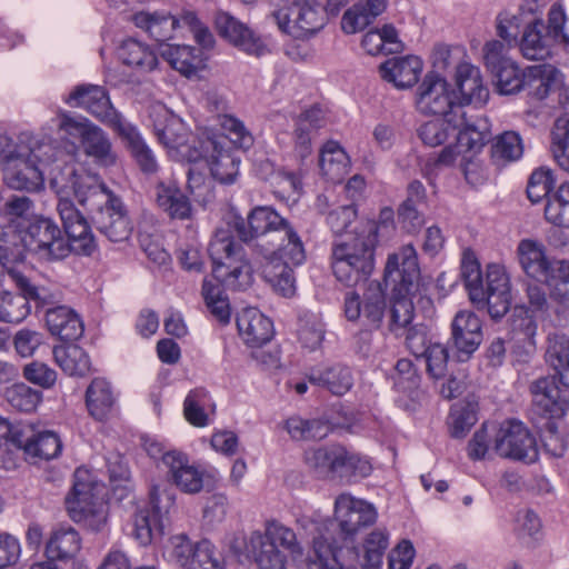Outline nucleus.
I'll return each mask as SVG.
<instances>
[{
	"mask_svg": "<svg viewBox=\"0 0 569 569\" xmlns=\"http://www.w3.org/2000/svg\"><path fill=\"white\" fill-rule=\"evenodd\" d=\"M57 211L68 238L52 219L46 217H34L19 230H0V259L6 267L11 262H21L26 251L44 260H60L71 251L90 256L96 250L88 221L69 196H60Z\"/></svg>",
	"mask_w": 569,
	"mask_h": 569,
	"instance_id": "nucleus-1",
	"label": "nucleus"
},
{
	"mask_svg": "<svg viewBox=\"0 0 569 569\" xmlns=\"http://www.w3.org/2000/svg\"><path fill=\"white\" fill-rule=\"evenodd\" d=\"M239 238L257 240L254 251L261 257V272L264 280L282 297L296 292L292 267L306 260L303 242L293 226L271 207H256L247 221L236 223Z\"/></svg>",
	"mask_w": 569,
	"mask_h": 569,
	"instance_id": "nucleus-2",
	"label": "nucleus"
},
{
	"mask_svg": "<svg viewBox=\"0 0 569 569\" xmlns=\"http://www.w3.org/2000/svg\"><path fill=\"white\" fill-rule=\"evenodd\" d=\"M78 153L76 142L62 140L60 144H54V154L44 156L43 160L26 157L4 164V182L14 190L37 191L48 179L58 198L69 196L82 176L74 163Z\"/></svg>",
	"mask_w": 569,
	"mask_h": 569,
	"instance_id": "nucleus-3",
	"label": "nucleus"
},
{
	"mask_svg": "<svg viewBox=\"0 0 569 569\" xmlns=\"http://www.w3.org/2000/svg\"><path fill=\"white\" fill-rule=\"evenodd\" d=\"M385 279L392 286L393 292L389 329L399 335L412 321V297L419 290L420 269L412 244L402 246L388 256Z\"/></svg>",
	"mask_w": 569,
	"mask_h": 569,
	"instance_id": "nucleus-4",
	"label": "nucleus"
},
{
	"mask_svg": "<svg viewBox=\"0 0 569 569\" xmlns=\"http://www.w3.org/2000/svg\"><path fill=\"white\" fill-rule=\"evenodd\" d=\"M72 194L79 204L96 212L98 230L112 242L128 240L132 226L121 200L94 176L82 174Z\"/></svg>",
	"mask_w": 569,
	"mask_h": 569,
	"instance_id": "nucleus-5",
	"label": "nucleus"
},
{
	"mask_svg": "<svg viewBox=\"0 0 569 569\" xmlns=\"http://www.w3.org/2000/svg\"><path fill=\"white\" fill-rule=\"evenodd\" d=\"M278 546L292 557L302 553L297 533L277 521L267 522L263 532L252 531L244 542L246 552L258 569H287V556L279 550Z\"/></svg>",
	"mask_w": 569,
	"mask_h": 569,
	"instance_id": "nucleus-6",
	"label": "nucleus"
},
{
	"mask_svg": "<svg viewBox=\"0 0 569 569\" xmlns=\"http://www.w3.org/2000/svg\"><path fill=\"white\" fill-rule=\"evenodd\" d=\"M368 233L348 234L332 248V271L348 287L366 281L375 268V241Z\"/></svg>",
	"mask_w": 569,
	"mask_h": 569,
	"instance_id": "nucleus-7",
	"label": "nucleus"
},
{
	"mask_svg": "<svg viewBox=\"0 0 569 569\" xmlns=\"http://www.w3.org/2000/svg\"><path fill=\"white\" fill-rule=\"evenodd\" d=\"M303 460L318 477L339 478L346 483L357 482L372 471L371 463L367 458L340 445L308 449Z\"/></svg>",
	"mask_w": 569,
	"mask_h": 569,
	"instance_id": "nucleus-8",
	"label": "nucleus"
},
{
	"mask_svg": "<svg viewBox=\"0 0 569 569\" xmlns=\"http://www.w3.org/2000/svg\"><path fill=\"white\" fill-rule=\"evenodd\" d=\"M73 486L66 497L70 518L92 531L101 530L107 522V505L103 487L91 480L88 470L78 468L73 475Z\"/></svg>",
	"mask_w": 569,
	"mask_h": 569,
	"instance_id": "nucleus-9",
	"label": "nucleus"
},
{
	"mask_svg": "<svg viewBox=\"0 0 569 569\" xmlns=\"http://www.w3.org/2000/svg\"><path fill=\"white\" fill-rule=\"evenodd\" d=\"M212 260V276L220 283L233 290L247 286L251 267L241 244L226 232H218L208 247Z\"/></svg>",
	"mask_w": 569,
	"mask_h": 569,
	"instance_id": "nucleus-10",
	"label": "nucleus"
},
{
	"mask_svg": "<svg viewBox=\"0 0 569 569\" xmlns=\"http://www.w3.org/2000/svg\"><path fill=\"white\" fill-rule=\"evenodd\" d=\"M8 276L22 295L0 292V321L19 323L24 320L30 312L28 299L33 300L37 307L52 306L59 301L46 288L34 286L19 268L8 267Z\"/></svg>",
	"mask_w": 569,
	"mask_h": 569,
	"instance_id": "nucleus-11",
	"label": "nucleus"
},
{
	"mask_svg": "<svg viewBox=\"0 0 569 569\" xmlns=\"http://www.w3.org/2000/svg\"><path fill=\"white\" fill-rule=\"evenodd\" d=\"M58 118L59 130L67 134H77L84 154L91 158L94 163L110 167L117 162V154L113 151L111 140L100 127L88 120L77 121L67 112H60Z\"/></svg>",
	"mask_w": 569,
	"mask_h": 569,
	"instance_id": "nucleus-12",
	"label": "nucleus"
},
{
	"mask_svg": "<svg viewBox=\"0 0 569 569\" xmlns=\"http://www.w3.org/2000/svg\"><path fill=\"white\" fill-rule=\"evenodd\" d=\"M416 110L423 116L457 117V94L452 86L440 74L428 72L415 93Z\"/></svg>",
	"mask_w": 569,
	"mask_h": 569,
	"instance_id": "nucleus-13",
	"label": "nucleus"
},
{
	"mask_svg": "<svg viewBox=\"0 0 569 569\" xmlns=\"http://www.w3.org/2000/svg\"><path fill=\"white\" fill-rule=\"evenodd\" d=\"M170 559L180 569H226L224 558L208 539L193 543L184 533L170 538Z\"/></svg>",
	"mask_w": 569,
	"mask_h": 569,
	"instance_id": "nucleus-14",
	"label": "nucleus"
},
{
	"mask_svg": "<svg viewBox=\"0 0 569 569\" xmlns=\"http://www.w3.org/2000/svg\"><path fill=\"white\" fill-rule=\"evenodd\" d=\"M493 431L492 450L502 458L532 462L538 450L533 436L520 421L508 420L499 427L491 425Z\"/></svg>",
	"mask_w": 569,
	"mask_h": 569,
	"instance_id": "nucleus-15",
	"label": "nucleus"
},
{
	"mask_svg": "<svg viewBox=\"0 0 569 569\" xmlns=\"http://www.w3.org/2000/svg\"><path fill=\"white\" fill-rule=\"evenodd\" d=\"M66 103L74 108H83L117 134L130 122L111 104L107 91L99 86H78L64 99Z\"/></svg>",
	"mask_w": 569,
	"mask_h": 569,
	"instance_id": "nucleus-16",
	"label": "nucleus"
},
{
	"mask_svg": "<svg viewBox=\"0 0 569 569\" xmlns=\"http://www.w3.org/2000/svg\"><path fill=\"white\" fill-rule=\"evenodd\" d=\"M66 103L74 108H83L117 134L130 122L111 104L107 91L99 86H78L64 99Z\"/></svg>",
	"mask_w": 569,
	"mask_h": 569,
	"instance_id": "nucleus-17",
	"label": "nucleus"
},
{
	"mask_svg": "<svg viewBox=\"0 0 569 569\" xmlns=\"http://www.w3.org/2000/svg\"><path fill=\"white\" fill-rule=\"evenodd\" d=\"M66 103L74 108H83L117 134L130 122L111 104L107 91L99 86H78L64 99Z\"/></svg>",
	"mask_w": 569,
	"mask_h": 569,
	"instance_id": "nucleus-18",
	"label": "nucleus"
},
{
	"mask_svg": "<svg viewBox=\"0 0 569 569\" xmlns=\"http://www.w3.org/2000/svg\"><path fill=\"white\" fill-rule=\"evenodd\" d=\"M335 520L345 539H353L362 529L378 519L376 507L367 500L350 493H341L335 500Z\"/></svg>",
	"mask_w": 569,
	"mask_h": 569,
	"instance_id": "nucleus-19",
	"label": "nucleus"
},
{
	"mask_svg": "<svg viewBox=\"0 0 569 569\" xmlns=\"http://www.w3.org/2000/svg\"><path fill=\"white\" fill-rule=\"evenodd\" d=\"M203 158L210 168L212 177L220 183H233L239 174L240 158L226 146V138L219 136L208 137L200 141V150L191 161Z\"/></svg>",
	"mask_w": 569,
	"mask_h": 569,
	"instance_id": "nucleus-20",
	"label": "nucleus"
},
{
	"mask_svg": "<svg viewBox=\"0 0 569 569\" xmlns=\"http://www.w3.org/2000/svg\"><path fill=\"white\" fill-rule=\"evenodd\" d=\"M386 295L377 280L368 282L362 299L353 291L345 296V315L348 320L362 319L367 326L378 328L386 312Z\"/></svg>",
	"mask_w": 569,
	"mask_h": 569,
	"instance_id": "nucleus-21",
	"label": "nucleus"
},
{
	"mask_svg": "<svg viewBox=\"0 0 569 569\" xmlns=\"http://www.w3.org/2000/svg\"><path fill=\"white\" fill-rule=\"evenodd\" d=\"M167 468V478L178 489L186 493H198L203 487V473L190 463L189 458L181 451L170 450L161 455Z\"/></svg>",
	"mask_w": 569,
	"mask_h": 569,
	"instance_id": "nucleus-22",
	"label": "nucleus"
},
{
	"mask_svg": "<svg viewBox=\"0 0 569 569\" xmlns=\"http://www.w3.org/2000/svg\"><path fill=\"white\" fill-rule=\"evenodd\" d=\"M541 16L536 0H525L516 9H505L496 18L498 36L508 44H516L520 30L528 29Z\"/></svg>",
	"mask_w": 569,
	"mask_h": 569,
	"instance_id": "nucleus-23",
	"label": "nucleus"
},
{
	"mask_svg": "<svg viewBox=\"0 0 569 569\" xmlns=\"http://www.w3.org/2000/svg\"><path fill=\"white\" fill-rule=\"evenodd\" d=\"M54 144H57V142L46 141L29 132L21 133L17 140L1 134L0 157L4 164H9V162H14L26 157L43 160L44 156L54 154Z\"/></svg>",
	"mask_w": 569,
	"mask_h": 569,
	"instance_id": "nucleus-24",
	"label": "nucleus"
},
{
	"mask_svg": "<svg viewBox=\"0 0 569 569\" xmlns=\"http://www.w3.org/2000/svg\"><path fill=\"white\" fill-rule=\"evenodd\" d=\"M483 293L481 302L487 305L491 318H502L511 306L510 279L502 266H488Z\"/></svg>",
	"mask_w": 569,
	"mask_h": 569,
	"instance_id": "nucleus-25",
	"label": "nucleus"
},
{
	"mask_svg": "<svg viewBox=\"0 0 569 569\" xmlns=\"http://www.w3.org/2000/svg\"><path fill=\"white\" fill-rule=\"evenodd\" d=\"M518 258L522 270L532 279L540 282L550 281L563 260H550L542 243L523 239L518 244Z\"/></svg>",
	"mask_w": 569,
	"mask_h": 569,
	"instance_id": "nucleus-26",
	"label": "nucleus"
},
{
	"mask_svg": "<svg viewBox=\"0 0 569 569\" xmlns=\"http://www.w3.org/2000/svg\"><path fill=\"white\" fill-rule=\"evenodd\" d=\"M422 70L423 61L415 54L389 58L379 66L381 79L399 90L415 87Z\"/></svg>",
	"mask_w": 569,
	"mask_h": 569,
	"instance_id": "nucleus-27",
	"label": "nucleus"
},
{
	"mask_svg": "<svg viewBox=\"0 0 569 569\" xmlns=\"http://www.w3.org/2000/svg\"><path fill=\"white\" fill-rule=\"evenodd\" d=\"M13 445L23 449L30 458L42 460L57 458L62 449V442L56 432H34L31 426H21V429L13 435Z\"/></svg>",
	"mask_w": 569,
	"mask_h": 569,
	"instance_id": "nucleus-28",
	"label": "nucleus"
},
{
	"mask_svg": "<svg viewBox=\"0 0 569 569\" xmlns=\"http://www.w3.org/2000/svg\"><path fill=\"white\" fill-rule=\"evenodd\" d=\"M150 119L152 128L159 142L166 148L181 149L187 148V130L182 120L170 112L163 104H154L150 109Z\"/></svg>",
	"mask_w": 569,
	"mask_h": 569,
	"instance_id": "nucleus-29",
	"label": "nucleus"
},
{
	"mask_svg": "<svg viewBox=\"0 0 569 569\" xmlns=\"http://www.w3.org/2000/svg\"><path fill=\"white\" fill-rule=\"evenodd\" d=\"M168 506H160L159 496L153 488L147 508L140 509L133 519L132 535L140 545H149L156 537L163 533V516Z\"/></svg>",
	"mask_w": 569,
	"mask_h": 569,
	"instance_id": "nucleus-30",
	"label": "nucleus"
},
{
	"mask_svg": "<svg viewBox=\"0 0 569 569\" xmlns=\"http://www.w3.org/2000/svg\"><path fill=\"white\" fill-rule=\"evenodd\" d=\"M216 26L223 38L249 54L259 57L268 51L264 41L259 36L229 13H219L216 18Z\"/></svg>",
	"mask_w": 569,
	"mask_h": 569,
	"instance_id": "nucleus-31",
	"label": "nucleus"
},
{
	"mask_svg": "<svg viewBox=\"0 0 569 569\" xmlns=\"http://www.w3.org/2000/svg\"><path fill=\"white\" fill-rule=\"evenodd\" d=\"M47 307L44 321L50 333L66 341L69 350L77 349L74 342L83 335L79 315L67 306Z\"/></svg>",
	"mask_w": 569,
	"mask_h": 569,
	"instance_id": "nucleus-32",
	"label": "nucleus"
},
{
	"mask_svg": "<svg viewBox=\"0 0 569 569\" xmlns=\"http://www.w3.org/2000/svg\"><path fill=\"white\" fill-rule=\"evenodd\" d=\"M532 403L540 415L559 417L569 408L568 399L556 383L555 377H541L530 385Z\"/></svg>",
	"mask_w": 569,
	"mask_h": 569,
	"instance_id": "nucleus-33",
	"label": "nucleus"
},
{
	"mask_svg": "<svg viewBox=\"0 0 569 569\" xmlns=\"http://www.w3.org/2000/svg\"><path fill=\"white\" fill-rule=\"evenodd\" d=\"M237 328L244 343L252 348L268 343L274 335L272 321L256 308H246L238 315Z\"/></svg>",
	"mask_w": 569,
	"mask_h": 569,
	"instance_id": "nucleus-34",
	"label": "nucleus"
},
{
	"mask_svg": "<svg viewBox=\"0 0 569 569\" xmlns=\"http://www.w3.org/2000/svg\"><path fill=\"white\" fill-rule=\"evenodd\" d=\"M457 87L460 97L457 96V108L459 112H463V104L482 106L489 98V90L483 86L482 77L479 68L470 63H461L456 72Z\"/></svg>",
	"mask_w": 569,
	"mask_h": 569,
	"instance_id": "nucleus-35",
	"label": "nucleus"
},
{
	"mask_svg": "<svg viewBox=\"0 0 569 569\" xmlns=\"http://www.w3.org/2000/svg\"><path fill=\"white\" fill-rule=\"evenodd\" d=\"M563 84L562 73L552 64H535L525 70V90L528 94L542 100Z\"/></svg>",
	"mask_w": 569,
	"mask_h": 569,
	"instance_id": "nucleus-36",
	"label": "nucleus"
},
{
	"mask_svg": "<svg viewBox=\"0 0 569 569\" xmlns=\"http://www.w3.org/2000/svg\"><path fill=\"white\" fill-rule=\"evenodd\" d=\"M292 13H296L295 24L289 26V34L297 39H305L315 34L326 24L323 8L312 1L292 3Z\"/></svg>",
	"mask_w": 569,
	"mask_h": 569,
	"instance_id": "nucleus-37",
	"label": "nucleus"
},
{
	"mask_svg": "<svg viewBox=\"0 0 569 569\" xmlns=\"http://www.w3.org/2000/svg\"><path fill=\"white\" fill-rule=\"evenodd\" d=\"M482 340L481 322L470 311H459L452 321V341L459 352L473 353Z\"/></svg>",
	"mask_w": 569,
	"mask_h": 569,
	"instance_id": "nucleus-38",
	"label": "nucleus"
},
{
	"mask_svg": "<svg viewBox=\"0 0 569 569\" xmlns=\"http://www.w3.org/2000/svg\"><path fill=\"white\" fill-rule=\"evenodd\" d=\"M388 547L389 531L383 527H378L363 538L362 556H360L357 548L349 549L347 553L353 558L362 569H379Z\"/></svg>",
	"mask_w": 569,
	"mask_h": 569,
	"instance_id": "nucleus-39",
	"label": "nucleus"
},
{
	"mask_svg": "<svg viewBox=\"0 0 569 569\" xmlns=\"http://www.w3.org/2000/svg\"><path fill=\"white\" fill-rule=\"evenodd\" d=\"M387 8L386 0L358 1L347 9L341 19V29L347 34L363 30Z\"/></svg>",
	"mask_w": 569,
	"mask_h": 569,
	"instance_id": "nucleus-40",
	"label": "nucleus"
},
{
	"mask_svg": "<svg viewBox=\"0 0 569 569\" xmlns=\"http://www.w3.org/2000/svg\"><path fill=\"white\" fill-rule=\"evenodd\" d=\"M118 58L123 64L142 73L150 72L158 66V57L153 49L133 38L121 42L118 48Z\"/></svg>",
	"mask_w": 569,
	"mask_h": 569,
	"instance_id": "nucleus-41",
	"label": "nucleus"
},
{
	"mask_svg": "<svg viewBox=\"0 0 569 569\" xmlns=\"http://www.w3.org/2000/svg\"><path fill=\"white\" fill-rule=\"evenodd\" d=\"M156 202L172 219L183 220L190 217V201L174 181L159 182L156 186Z\"/></svg>",
	"mask_w": 569,
	"mask_h": 569,
	"instance_id": "nucleus-42",
	"label": "nucleus"
},
{
	"mask_svg": "<svg viewBox=\"0 0 569 569\" xmlns=\"http://www.w3.org/2000/svg\"><path fill=\"white\" fill-rule=\"evenodd\" d=\"M81 549V538L71 526L61 525L50 536L46 546L49 561L73 558Z\"/></svg>",
	"mask_w": 569,
	"mask_h": 569,
	"instance_id": "nucleus-43",
	"label": "nucleus"
},
{
	"mask_svg": "<svg viewBox=\"0 0 569 569\" xmlns=\"http://www.w3.org/2000/svg\"><path fill=\"white\" fill-rule=\"evenodd\" d=\"M453 129L457 133V148L462 151H479L488 140V126L483 120L469 121L465 112L455 117Z\"/></svg>",
	"mask_w": 569,
	"mask_h": 569,
	"instance_id": "nucleus-44",
	"label": "nucleus"
},
{
	"mask_svg": "<svg viewBox=\"0 0 569 569\" xmlns=\"http://www.w3.org/2000/svg\"><path fill=\"white\" fill-rule=\"evenodd\" d=\"M161 54L173 69L188 78L203 67V52L191 46L167 44Z\"/></svg>",
	"mask_w": 569,
	"mask_h": 569,
	"instance_id": "nucleus-45",
	"label": "nucleus"
},
{
	"mask_svg": "<svg viewBox=\"0 0 569 569\" xmlns=\"http://www.w3.org/2000/svg\"><path fill=\"white\" fill-rule=\"evenodd\" d=\"M478 398L468 395L463 400L451 406L448 417L450 436L457 439L463 438L478 421Z\"/></svg>",
	"mask_w": 569,
	"mask_h": 569,
	"instance_id": "nucleus-46",
	"label": "nucleus"
},
{
	"mask_svg": "<svg viewBox=\"0 0 569 569\" xmlns=\"http://www.w3.org/2000/svg\"><path fill=\"white\" fill-rule=\"evenodd\" d=\"M133 23L144 29L157 41H166L173 36V31L182 26L181 18L171 14L150 13L140 11L132 16Z\"/></svg>",
	"mask_w": 569,
	"mask_h": 569,
	"instance_id": "nucleus-47",
	"label": "nucleus"
},
{
	"mask_svg": "<svg viewBox=\"0 0 569 569\" xmlns=\"http://www.w3.org/2000/svg\"><path fill=\"white\" fill-rule=\"evenodd\" d=\"M545 24L541 16L538 17L537 22L525 29L521 41L520 50L522 54L530 60L545 59L550 54L551 47L555 40L546 32Z\"/></svg>",
	"mask_w": 569,
	"mask_h": 569,
	"instance_id": "nucleus-48",
	"label": "nucleus"
},
{
	"mask_svg": "<svg viewBox=\"0 0 569 569\" xmlns=\"http://www.w3.org/2000/svg\"><path fill=\"white\" fill-rule=\"evenodd\" d=\"M118 136L126 143L143 172L153 173L157 171L158 163L156 157L144 142L136 126L130 122L126 128H122V131H120Z\"/></svg>",
	"mask_w": 569,
	"mask_h": 569,
	"instance_id": "nucleus-49",
	"label": "nucleus"
},
{
	"mask_svg": "<svg viewBox=\"0 0 569 569\" xmlns=\"http://www.w3.org/2000/svg\"><path fill=\"white\" fill-rule=\"evenodd\" d=\"M283 428L295 441L321 440L331 432L329 422L322 419H303L300 416L289 417Z\"/></svg>",
	"mask_w": 569,
	"mask_h": 569,
	"instance_id": "nucleus-50",
	"label": "nucleus"
},
{
	"mask_svg": "<svg viewBox=\"0 0 569 569\" xmlns=\"http://www.w3.org/2000/svg\"><path fill=\"white\" fill-rule=\"evenodd\" d=\"M86 402L90 415L97 420H104L114 405L111 387L104 379L96 378L86 392Z\"/></svg>",
	"mask_w": 569,
	"mask_h": 569,
	"instance_id": "nucleus-51",
	"label": "nucleus"
},
{
	"mask_svg": "<svg viewBox=\"0 0 569 569\" xmlns=\"http://www.w3.org/2000/svg\"><path fill=\"white\" fill-rule=\"evenodd\" d=\"M319 166L326 177L339 181L348 173L350 159L337 142L329 141L321 149Z\"/></svg>",
	"mask_w": 569,
	"mask_h": 569,
	"instance_id": "nucleus-52",
	"label": "nucleus"
},
{
	"mask_svg": "<svg viewBox=\"0 0 569 569\" xmlns=\"http://www.w3.org/2000/svg\"><path fill=\"white\" fill-rule=\"evenodd\" d=\"M309 381L313 385L326 387L331 393L337 396L346 393L353 383L350 370L341 365L312 371L309 375Z\"/></svg>",
	"mask_w": 569,
	"mask_h": 569,
	"instance_id": "nucleus-53",
	"label": "nucleus"
},
{
	"mask_svg": "<svg viewBox=\"0 0 569 569\" xmlns=\"http://www.w3.org/2000/svg\"><path fill=\"white\" fill-rule=\"evenodd\" d=\"M323 336V323L319 316L306 312L299 318L298 339L303 351H318L321 347Z\"/></svg>",
	"mask_w": 569,
	"mask_h": 569,
	"instance_id": "nucleus-54",
	"label": "nucleus"
},
{
	"mask_svg": "<svg viewBox=\"0 0 569 569\" xmlns=\"http://www.w3.org/2000/svg\"><path fill=\"white\" fill-rule=\"evenodd\" d=\"M13 345L19 356H33L34 353H47L52 350L53 356H58L62 349L60 346H51L48 343L46 337L36 330L21 329L13 338Z\"/></svg>",
	"mask_w": 569,
	"mask_h": 569,
	"instance_id": "nucleus-55",
	"label": "nucleus"
},
{
	"mask_svg": "<svg viewBox=\"0 0 569 569\" xmlns=\"http://www.w3.org/2000/svg\"><path fill=\"white\" fill-rule=\"evenodd\" d=\"M522 153V139L516 131H505L499 134L491 148V157L497 164L516 161Z\"/></svg>",
	"mask_w": 569,
	"mask_h": 569,
	"instance_id": "nucleus-56",
	"label": "nucleus"
},
{
	"mask_svg": "<svg viewBox=\"0 0 569 569\" xmlns=\"http://www.w3.org/2000/svg\"><path fill=\"white\" fill-rule=\"evenodd\" d=\"M406 346L412 356H449L443 343L417 328L407 331Z\"/></svg>",
	"mask_w": 569,
	"mask_h": 569,
	"instance_id": "nucleus-57",
	"label": "nucleus"
},
{
	"mask_svg": "<svg viewBox=\"0 0 569 569\" xmlns=\"http://www.w3.org/2000/svg\"><path fill=\"white\" fill-rule=\"evenodd\" d=\"M32 209L33 202L29 197L13 196L9 198L1 209V218L9 223L4 229L13 228L19 230L26 227Z\"/></svg>",
	"mask_w": 569,
	"mask_h": 569,
	"instance_id": "nucleus-58",
	"label": "nucleus"
},
{
	"mask_svg": "<svg viewBox=\"0 0 569 569\" xmlns=\"http://www.w3.org/2000/svg\"><path fill=\"white\" fill-rule=\"evenodd\" d=\"M461 276L469 291L472 302L480 303L485 300L483 284L480 264L471 251H465L461 261Z\"/></svg>",
	"mask_w": 569,
	"mask_h": 569,
	"instance_id": "nucleus-59",
	"label": "nucleus"
},
{
	"mask_svg": "<svg viewBox=\"0 0 569 569\" xmlns=\"http://www.w3.org/2000/svg\"><path fill=\"white\" fill-rule=\"evenodd\" d=\"M492 71L501 94H513L525 88V71H521L512 60H502V63Z\"/></svg>",
	"mask_w": 569,
	"mask_h": 569,
	"instance_id": "nucleus-60",
	"label": "nucleus"
},
{
	"mask_svg": "<svg viewBox=\"0 0 569 569\" xmlns=\"http://www.w3.org/2000/svg\"><path fill=\"white\" fill-rule=\"evenodd\" d=\"M329 563L337 565V556L327 539L315 538L305 559L298 562L297 569H326Z\"/></svg>",
	"mask_w": 569,
	"mask_h": 569,
	"instance_id": "nucleus-61",
	"label": "nucleus"
},
{
	"mask_svg": "<svg viewBox=\"0 0 569 569\" xmlns=\"http://www.w3.org/2000/svg\"><path fill=\"white\" fill-rule=\"evenodd\" d=\"M545 216L551 223L569 228V184H561L548 197Z\"/></svg>",
	"mask_w": 569,
	"mask_h": 569,
	"instance_id": "nucleus-62",
	"label": "nucleus"
},
{
	"mask_svg": "<svg viewBox=\"0 0 569 569\" xmlns=\"http://www.w3.org/2000/svg\"><path fill=\"white\" fill-rule=\"evenodd\" d=\"M210 406V398L203 388L191 390L186 397L183 403V413L186 419L196 427H204L209 422L204 409Z\"/></svg>",
	"mask_w": 569,
	"mask_h": 569,
	"instance_id": "nucleus-63",
	"label": "nucleus"
},
{
	"mask_svg": "<svg viewBox=\"0 0 569 569\" xmlns=\"http://www.w3.org/2000/svg\"><path fill=\"white\" fill-rule=\"evenodd\" d=\"M202 296L212 316L221 323H228L230 320V307L227 298L222 293L220 284L213 282L211 279L204 278Z\"/></svg>",
	"mask_w": 569,
	"mask_h": 569,
	"instance_id": "nucleus-64",
	"label": "nucleus"
}]
</instances>
